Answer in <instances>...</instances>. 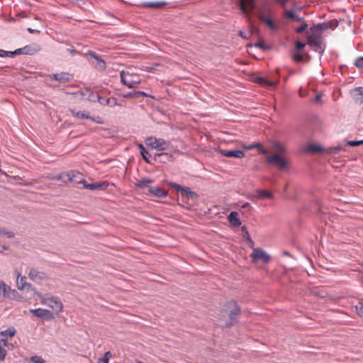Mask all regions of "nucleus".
<instances>
[{
    "instance_id": "1",
    "label": "nucleus",
    "mask_w": 363,
    "mask_h": 363,
    "mask_svg": "<svg viewBox=\"0 0 363 363\" xmlns=\"http://www.w3.org/2000/svg\"><path fill=\"white\" fill-rule=\"evenodd\" d=\"M328 28L327 23H319L311 28V33H309L307 37L308 44L310 46L317 48V49H320V33Z\"/></svg>"
},
{
    "instance_id": "2",
    "label": "nucleus",
    "mask_w": 363,
    "mask_h": 363,
    "mask_svg": "<svg viewBox=\"0 0 363 363\" xmlns=\"http://www.w3.org/2000/svg\"><path fill=\"white\" fill-rule=\"evenodd\" d=\"M40 298L43 305L49 306L55 313L58 314L63 311L64 306L60 299L57 296L45 297L38 291L34 292Z\"/></svg>"
},
{
    "instance_id": "3",
    "label": "nucleus",
    "mask_w": 363,
    "mask_h": 363,
    "mask_svg": "<svg viewBox=\"0 0 363 363\" xmlns=\"http://www.w3.org/2000/svg\"><path fill=\"white\" fill-rule=\"evenodd\" d=\"M145 144L148 147L157 151L168 150L172 147L170 141L153 136L147 138L145 140Z\"/></svg>"
},
{
    "instance_id": "4",
    "label": "nucleus",
    "mask_w": 363,
    "mask_h": 363,
    "mask_svg": "<svg viewBox=\"0 0 363 363\" xmlns=\"http://www.w3.org/2000/svg\"><path fill=\"white\" fill-rule=\"evenodd\" d=\"M271 9L267 6H264L257 10V17L262 23H265L269 28L277 30L279 26L270 17Z\"/></svg>"
},
{
    "instance_id": "5",
    "label": "nucleus",
    "mask_w": 363,
    "mask_h": 363,
    "mask_svg": "<svg viewBox=\"0 0 363 363\" xmlns=\"http://www.w3.org/2000/svg\"><path fill=\"white\" fill-rule=\"evenodd\" d=\"M120 77L122 84L128 88H133L140 83V78L139 75L131 72L129 70L122 71L120 74Z\"/></svg>"
},
{
    "instance_id": "6",
    "label": "nucleus",
    "mask_w": 363,
    "mask_h": 363,
    "mask_svg": "<svg viewBox=\"0 0 363 363\" xmlns=\"http://www.w3.org/2000/svg\"><path fill=\"white\" fill-rule=\"evenodd\" d=\"M250 257L254 263H257L259 260L264 263H269L271 260L270 255L262 248H253Z\"/></svg>"
},
{
    "instance_id": "7",
    "label": "nucleus",
    "mask_w": 363,
    "mask_h": 363,
    "mask_svg": "<svg viewBox=\"0 0 363 363\" xmlns=\"http://www.w3.org/2000/svg\"><path fill=\"white\" fill-rule=\"evenodd\" d=\"M240 9L250 22L252 11L255 8V0H239Z\"/></svg>"
},
{
    "instance_id": "8",
    "label": "nucleus",
    "mask_w": 363,
    "mask_h": 363,
    "mask_svg": "<svg viewBox=\"0 0 363 363\" xmlns=\"http://www.w3.org/2000/svg\"><path fill=\"white\" fill-rule=\"evenodd\" d=\"M266 162L268 164H273L280 169H284L288 166V161L279 153H275L266 157Z\"/></svg>"
},
{
    "instance_id": "9",
    "label": "nucleus",
    "mask_w": 363,
    "mask_h": 363,
    "mask_svg": "<svg viewBox=\"0 0 363 363\" xmlns=\"http://www.w3.org/2000/svg\"><path fill=\"white\" fill-rule=\"evenodd\" d=\"M40 47L36 44L26 45L11 52V56L17 55H33L40 50Z\"/></svg>"
},
{
    "instance_id": "10",
    "label": "nucleus",
    "mask_w": 363,
    "mask_h": 363,
    "mask_svg": "<svg viewBox=\"0 0 363 363\" xmlns=\"http://www.w3.org/2000/svg\"><path fill=\"white\" fill-rule=\"evenodd\" d=\"M246 197L253 202H256L259 199H273L274 196L271 192L266 190L257 189L255 194H249L246 195Z\"/></svg>"
},
{
    "instance_id": "11",
    "label": "nucleus",
    "mask_w": 363,
    "mask_h": 363,
    "mask_svg": "<svg viewBox=\"0 0 363 363\" xmlns=\"http://www.w3.org/2000/svg\"><path fill=\"white\" fill-rule=\"evenodd\" d=\"M16 330L14 327H9L6 330L0 332V343L4 347H9L8 342L9 339H11L16 335Z\"/></svg>"
},
{
    "instance_id": "12",
    "label": "nucleus",
    "mask_w": 363,
    "mask_h": 363,
    "mask_svg": "<svg viewBox=\"0 0 363 363\" xmlns=\"http://www.w3.org/2000/svg\"><path fill=\"white\" fill-rule=\"evenodd\" d=\"M30 312L38 318H45L46 320H52V319L55 318L53 313L48 309H44V308L30 309Z\"/></svg>"
},
{
    "instance_id": "13",
    "label": "nucleus",
    "mask_w": 363,
    "mask_h": 363,
    "mask_svg": "<svg viewBox=\"0 0 363 363\" xmlns=\"http://www.w3.org/2000/svg\"><path fill=\"white\" fill-rule=\"evenodd\" d=\"M67 181L74 184H84L85 179L83 174L77 171H69L67 173Z\"/></svg>"
},
{
    "instance_id": "14",
    "label": "nucleus",
    "mask_w": 363,
    "mask_h": 363,
    "mask_svg": "<svg viewBox=\"0 0 363 363\" xmlns=\"http://www.w3.org/2000/svg\"><path fill=\"white\" fill-rule=\"evenodd\" d=\"M172 186L177 191H179L182 196H185L188 199H193L197 196L196 194L194 191H191L189 187H184L177 184H172Z\"/></svg>"
},
{
    "instance_id": "15",
    "label": "nucleus",
    "mask_w": 363,
    "mask_h": 363,
    "mask_svg": "<svg viewBox=\"0 0 363 363\" xmlns=\"http://www.w3.org/2000/svg\"><path fill=\"white\" fill-rule=\"evenodd\" d=\"M50 78L58 81L60 83L65 84L69 82L72 80V75L67 72H60L50 74Z\"/></svg>"
},
{
    "instance_id": "16",
    "label": "nucleus",
    "mask_w": 363,
    "mask_h": 363,
    "mask_svg": "<svg viewBox=\"0 0 363 363\" xmlns=\"http://www.w3.org/2000/svg\"><path fill=\"white\" fill-rule=\"evenodd\" d=\"M220 154L226 157L243 158L245 154L240 150H220Z\"/></svg>"
},
{
    "instance_id": "17",
    "label": "nucleus",
    "mask_w": 363,
    "mask_h": 363,
    "mask_svg": "<svg viewBox=\"0 0 363 363\" xmlns=\"http://www.w3.org/2000/svg\"><path fill=\"white\" fill-rule=\"evenodd\" d=\"M16 285L19 290H29L31 288V285L26 282V277H22L20 274L17 277Z\"/></svg>"
},
{
    "instance_id": "18",
    "label": "nucleus",
    "mask_w": 363,
    "mask_h": 363,
    "mask_svg": "<svg viewBox=\"0 0 363 363\" xmlns=\"http://www.w3.org/2000/svg\"><path fill=\"white\" fill-rule=\"evenodd\" d=\"M28 277L33 281L43 280L46 278L44 272H39L36 269H31L28 274Z\"/></svg>"
},
{
    "instance_id": "19",
    "label": "nucleus",
    "mask_w": 363,
    "mask_h": 363,
    "mask_svg": "<svg viewBox=\"0 0 363 363\" xmlns=\"http://www.w3.org/2000/svg\"><path fill=\"white\" fill-rule=\"evenodd\" d=\"M230 305L232 306V308L230 313V318L233 322H234L238 319L240 314V308L234 301H231Z\"/></svg>"
},
{
    "instance_id": "20",
    "label": "nucleus",
    "mask_w": 363,
    "mask_h": 363,
    "mask_svg": "<svg viewBox=\"0 0 363 363\" xmlns=\"http://www.w3.org/2000/svg\"><path fill=\"white\" fill-rule=\"evenodd\" d=\"M255 82L261 85L263 87H267V86H273L276 87L279 83V81L277 82H270L267 79H265L263 77H257L255 79Z\"/></svg>"
},
{
    "instance_id": "21",
    "label": "nucleus",
    "mask_w": 363,
    "mask_h": 363,
    "mask_svg": "<svg viewBox=\"0 0 363 363\" xmlns=\"http://www.w3.org/2000/svg\"><path fill=\"white\" fill-rule=\"evenodd\" d=\"M71 114L73 117L79 119H91L90 113L87 111H76L74 109L70 110Z\"/></svg>"
},
{
    "instance_id": "22",
    "label": "nucleus",
    "mask_w": 363,
    "mask_h": 363,
    "mask_svg": "<svg viewBox=\"0 0 363 363\" xmlns=\"http://www.w3.org/2000/svg\"><path fill=\"white\" fill-rule=\"evenodd\" d=\"M149 192L151 193L152 194H153L157 197H160V198H164L167 196V191L166 190H164V189H162L161 187H158V186L154 187V188H150Z\"/></svg>"
},
{
    "instance_id": "23",
    "label": "nucleus",
    "mask_w": 363,
    "mask_h": 363,
    "mask_svg": "<svg viewBox=\"0 0 363 363\" xmlns=\"http://www.w3.org/2000/svg\"><path fill=\"white\" fill-rule=\"evenodd\" d=\"M228 220L230 223L235 227L240 226L242 223L240 219L238 218V213L235 211H233L228 215Z\"/></svg>"
},
{
    "instance_id": "24",
    "label": "nucleus",
    "mask_w": 363,
    "mask_h": 363,
    "mask_svg": "<svg viewBox=\"0 0 363 363\" xmlns=\"http://www.w3.org/2000/svg\"><path fill=\"white\" fill-rule=\"evenodd\" d=\"M354 99L359 103H363V87H358L352 91Z\"/></svg>"
},
{
    "instance_id": "25",
    "label": "nucleus",
    "mask_w": 363,
    "mask_h": 363,
    "mask_svg": "<svg viewBox=\"0 0 363 363\" xmlns=\"http://www.w3.org/2000/svg\"><path fill=\"white\" fill-rule=\"evenodd\" d=\"M84 189H89V190H95L96 189H101L102 187H106L108 186V184L106 182L103 183H96V184H86L85 183L83 184Z\"/></svg>"
},
{
    "instance_id": "26",
    "label": "nucleus",
    "mask_w": 363,
    "mask_h": 363,
    "mask_svg": "<svg viewBox=\"0 0 363 363\" xmlns=\"http://www.w3.org/2000/svg\"><path fill=\"white\" fill-rule=\"evenodd\" d=\"M153 182L152 180L148 179V178H143L140 180H138L135 185L138 188H144L152 184Z\"/></svg>"
},
{
    "instance_id": "27",
    "label": "nucleus",
    "mask_w": 363,
    "mask_h": 363,
    "mask_svg": "<svg viewBox=\"0 0 363 363\" xmlns=\"http://www.w3.org/2000/svg\"><path fill=\"white\" fill-rule=\"evenodd\" d=\"M255 147H257L258 150L259 151L260 153L262 154H264V155H266L268 153V151L264 149L262 145L260 143H254V144H252L250 145V146L248 147H246V149L247 150H252L254 149Z\"/></svg>"
},
{
    "instance_id": "28",
    "label": "nucleus",
    "mask_w": 363,
    "mask_h": 363,
    "mask_svg": "<svg viewBox=\"0 0 363 363\" xmlns=\"http://www.w3.org/2000/svg\"><path fill=\"white\" fill-rule=\"evenodd\" d=\"M145 6L150 8H162L166 5L165 2H145L144 4Z\"/></svg>"
},
{
    "instance_id": "29",
    "label": "nucleus",
    "mask_w": 363,
    "mask_h": 363,
    "mask_svg": "<svg viewBox=\"0 0 363 363\" xmlns=\"http://www.w3.org/2000/svg\"><path fill=\"white\" fill-rule=\"evenodd\" d=\"M111 356L112 354L110 351L105 352L104 357L99 359L98 363H108Z\"/></svg>"
},
{
    "instance_id": "30",
    "label": "nucleus",
    "mask_w": 363,
    "mask_h": 363,
    "mask_svg": "<svg viewBox=\"0 0 363 363\" xmlns=\"http://www.w3.org/2000/svg\"><path fill=\"white\" fill-rule=\"evenodd\" d=\"M284 16L288 18L294 19L296 21H300L301 19L296 16L292 11H286L284 12Z\"/></svg>"
},
{
    "instance_id": "31",
    "label": "nucleus",
    "mask_w": 363,
    "mask_h": 363,
    "mask_svg": "<svg viewBox=\"0 0 363 363\" xmlns=\"http://www.w3.org/2000/svg\"><path fill=\"white\" fill-rule=\"evenodd\" d=\"M67 177V173H60L57 175L53 176L52 177H50V179L52 180H63L65 182H67V180H64V178Z\"/></svg>"
},
{
    "instance_id": "32",
    "label": "nucleus",
    "mask_w": 363,
    "mask_h": 363,
    "mask_svg": "<svg viewBox=\"0 0 363 363\" xmlns=\"http://www.w3.org/2000/svg\"><path fill=\"white\" fill-rule=\"evenodd\" d=\"M30 362L32 363H45L44 359L40 356H33L30 357Z\"/></svg>"
},
{
    "instance_id": "33",
    "label": "nucleus",
    "mask_w": 363,
    "mask_h": 363,
    "mask_svg": "<svg viewBox=\"0 0 363 363\" xmlns=\"http://www.w3.org/2000/svg\"><path fill=\"white\" fill-rule=\"evenodd\" d=\"M6 355V350L1 346V344L0 343V363L4 360Z\"/></svg>"
},
{
    "instance_id": "34",
    "label": "nucleus",
    "mask_w": 363,
    "mask_h": 363,
    "mask_svg": "<svg viewBox=\"0 0 363 363\" xmlns=\"http://www.w3.org/2000/svg\"><path fill=\"white\" fill-rule=\"evenodd\" d=\"M143 160L147 162V163H150L148 157H150V153L146 150H143V152H140Z\"/></svg>"
},
{
    "instance_id": "35",
    "label": "nucleus",
    "mask_w": 363,
    "mask_h": 363,
    "mask_svg": "<svg viewBox=\"0 0 363 363\" xmlns=\"http://www.w3.org/2000/svg\"><path fill=\"white\" fill-rule=\"evenodd\" d=\"M6 293V285L4 282L0 281V294H2L3 296H5Z\"/></svg>"
},
{
    "instance_id": "36",
    "label": "nucleus",
    "mask_w": 363,
    "mask_h": 363,
    "mask_svg": "<svg viewBox=\"0 0 363 363\" xmlns=\"http://www.w3.org/2000/svg\"><path fill=\"white\" fill-rule=\"evenodd\" d=\"M274 147L279 151V153L281 154L285 151L284 147L278 143H275Z\"/></svg>"
},
{
    "instance_id": "37",
    "label": "nucleus",
    "mask_w": 363,
    "mask_h": 363,
    "mask_svg": "<svg viewBox=\"0 0 363 363\" xmlns=\"http://www.w3.org/2000/svg\"><path fill=\"white\" fill-rule=\"evenodd\" d=\"M356 311L359 316H363V303H359L356 306Z\"/></svg>"
},
{
    "instance_id": "38",
    "label": "nucleus",
    "mask_w": 363,
    "mask_h": 363,
    "mask_svg": "<svg viewBox=\"0 0 363 363\" xmlns=\"http://www.w3.org/2000/svg\"><path fill=\"white\" fill-rule=\"evenodd\" d=\"M354 65L358 67V68H361L363 67V57H358L355 62H354Z\"/></svg>"
},
{
    "instance_id": "39",
    "label": "nucleus",
    "mask_w": 363,
    "mask_h": 363,
    "mask_svg": "<svg viewBox=\"0 0 363 363\" xmlns=\"http://www.w3.org/2000/svg\"><path fill=\"white\" fill-rule=\"evenodd\" d=\"M362 144H363V140H351V141L348 142V145L352 147L358 146Z\"/></svg>"
},
{
    "instance_id": "40",
    "label": "nucleus",
    "mask_w": 363,
    "mask_h": 363,
    "mask_svg": "<svg viewBox=\"0 0 363 363\" xmlns=\"http://www.w3.org/2000/svg\"><path fill=\"white\" fill-rule=\"evenodd\" d=\"M106 104H109L111 105V106H116V105H119V106H121V104H119L116 102V99H114V98H110V99H108L106 100Z\"/></svg>"
},
{
    "instance_id": "41",
    "label": "nucleus",
    "mask_w": 363,
    "mask_h": 363,
    "mask_svg": "<svg viewBox=\"0 0 363 363\" xmlns=\"http://www.w3.org/2000/svg\"><path fill=\"white\" fill-rule=\"evenodd\" d=\"M1 234L6 235L7 238H12L14 237V233L12 231H8L6 230H1Z\"/></svg>"
},
{
    "instance_id": "42",
    "label": "nucleus",
    "mask_w": 363,
    "mask_h": 363,
    "mask_svg": "<svg viewBox=\"0 0 363 363\" xmlns=\"http://www.w3.org/2000/svg\"><path fill=\"white\" fill-rule=\"evenodd\" d=\"M308 150L314 152H321L322 148L320 146L312 145L308 147Z\"/></svg>"
},
{
    "instance_id": "43",
    "label": "nucleus",
    "mask_w": 363,
    "mask_h": 363,
    "mask_svg": "<svg viewBox=\"0 0 363 363\" xmlns=\"http://www.w3.org/2000/svg\"><path fill=\"white\" fill-rule=\"evenodd\" d=\"M158 66H160L159 64H155L152 67H145L143 68V70L147 71V72H152V71L157 70V67H158Z\"/></svg>"
},
{
    "instance_id": "44",
    "label": "nucleus",
    "mask_w": 363,
    "mask_h": 363,
    "mask_svg": "<svg viewBox=\"0 0 363 363\" xmlns=\"http://www.w3.org/2000/svg\"><path fill=\"white\" fill-rule=\"evenodd\" d=\"M97 61H98L97 66L99 67V68L101 69H106L105 62L101 59L98 60Z\"/></svg>"
},
{
    "instance_id": "45",
    "label": "nucleus",
    "mask_w": 363,
    "mask_h": 363,
    "mask_svg": "<svg viewBox=\"0 0 363 363\" xmlns=\"http://www.w3.org/2000/svg\"><path fill=\"white\" fill-rule=\"evenodd\" d=\"M293 58L295 61L296 62H301L303 60V56L300 53H295L294 55H293Z\"/></svg>"
},
{
    "instance_id": "46",
    "label": "nucleus",
    "mask_w": 363,
    "mask_h": 363,
    "mask_svg": "<svg viewBox=\"0 0 363 363\" xmlns=\"http://www.w3.org/2000/svg\"><path fill=\"white\" fill-rule=\"evenodd\" d=\"M308 27L306 23H303L302 26L296 28V32L298 33H303Z\"/></svg>"
},
{
    "instance_id": "47",
    "label": "nucleus",
    "mask_w": 363,
    "mask_h": 363,
    "mask_svg": "<svg viewBox=\"0 0 363 363\" xmlns=\"http://www.w3.org/2000/svg\"><path fill=\"white\" fill-rule=\"evenodd\" d=\"M133 94H135V97H139V96H148V95L144 92V91H133Z\"/></svg>"
},
{
    "instance_id": "48",
    "label": "nucleus",
    "mask_w": 363,
    "mask_h": 363,
    "mask_svg": "<svg viewBox=\"0 0 363 363\" xmlns=\"http://www.w3.org/2000/svg\"><path fill=\"white\" fill-rule=\"evenodd\" d=\"M11 52H7L3 50H0V57H11Z\"/></svg>"
},
{
    "instance_id": "49",
    "label": "nucleus",
    "mask_w": 363,
    "mask_h": 363,
    "mask_svg": "<svg viewBox=\"0 0 363 363\" xmlns=\"http://www.w3.org/2000/svg\"><path fill=\"white\" fill-rule=\"evenodd\" d=\"M305 45H306L305 43L300 42V41H297L296 43V48L298 50H301V49L305 47Z\"/></svg>"
},
{
    "instance_id": "50",
    "label": "nucleus",
    "mask_w": 363,
    "mask_h": 363,
    "mask_svg": "<svg viewBox=\"0 0 363 363\" xmlns=\"http://www.w3.org/2000/svg\"><path fill=\"white\" fill-rule=\"evenodd\" d=\"M123 98L135 97V94H133V92H128L126 94H123Z\"/></svg>"
},
{
    "instance_id": "51",
    "label": "nucleus",
    "mask_w": 363,
    "mask_h": 363,
    "mask_svg": "<svg viewBox=\"0 0 363 363\" xmlns=\"http://www.w3.org/2000/svg\"><path fill=\"white\" fill-rule=\"evenodd\" d=\"M91 120H92V121H94L96 123H99V124L103 123V121H102L101 118L100 117H99V116L96 118H95V119L91 118Z\"/></svg>"
},
{
    "instance_id": "52",
    "label": "nucleus",
    "mask_w": 363,
    "mask_h": 363,
    "mask_svg": "<svg viewBox=\"0 0 363 363\" xmlns=\"http://www.w3.org/2000/svg\"><path fill=\"white\" fill-rule=\"evenodd\" d=\"M27 30H28L30 33H39V31H38V30H33V29H32V28H28L27 29Z\"/></svg>"
},
{
    "instance_id": "53",
    "label": "nucleus",
    "mask_w": 363,
    "mask_h": 363,
    "mask_svg": "<svg viewBox=\"0 0 363 363\" xmlns=\"http://www.w3.org/2000/svg\"><path fill=\"white\" fill-rule=\"evenodd\" d=\"M90 55L91 57H93L94 59H96V60H99L98 55L95 52H91Z\"/></svg>"
},
{
    "instance_id": "54",
    "label": "nucleus",
    "mask_w": 363,
    "mask_h": 363,
    "mask_svg": "<svg viewBox=\"0 0 363 363\" xmlns=\"http://www.w3.org/2000/svg\"><path fill=\"white\" fill-rule=\"evenodd\" d=\"M248 241L250 242V247H253L254 242L252 241V240L250 238H248Z\"/></svg>"
},
{
    "instance_id": "55",
    "label": "nucleus",
    "mask_w": 363,
    "mask_h": 363,
    "mask_svg": "<svg viewBox=\"0 0 363 363\" xmlns=\"http://www.w3.org/2000/svg\"><path fill=\"white\" fill-rule=\"evenodd\" d=\"M138 147L140 150V152L145 150V148L144 147V146L142 144L139 145Z\"/></svg>"
},
{
    "instance_id": "56",
    "label": "nucleus",
    "mask_w": 363,
    "mask_h": 363,
    "mask_svg": "<svg viewBox=\"0 0 363 363\" xmlns=\"http://www.w3.org/2000/svg\"><path fill=\"white\" fill-rule=\"evenodd\" d=\"M250 204L249 203H245L242 205V208H247V207H250Z\"/></svg>"
},
{
    "instance_id": "57",
    "label": "nucleus",
    "mask_w": 363,
    "mask_h": 363,
    "mask_svg": "<svg viewBox=\"0 0 363 363\" xmlns=\"http://www.w3.org/2000/svg\"><path fill=\"white\" fill-rule=\"evenodd\" d=\"M240 35L243 38H247L246 36L244 35L242 31L240 32Z\"/></svg>"
},
{
    "instance_id": "58",
    "label": "nucleus",
    "mask_w": 363,
    "mask_h": 363,
    "mask_svg": "<svg viewBox=\"0 0 363 363\" xmlns=\"http://www.w3.org/2000/svg\"><path fill=\"white\" fill-rule=\"evenodd\" d=\"M257 46L260 47V48H263V45L262 43L257 44Z\"/></svg>"
},
{
    "instance_id": "59",
    "label": "nucleus",
    "mask_w": 363,
    "mask_h": 363,
    "mask_svg": "<svg viewBox=\"0 0 363 363\" xmlns=\"http://www.w3.org/2000/svg\"><path fill=\"white\" fill-rule=\"evenodd\" d=\"M277 73L279 74V72H280V69H277Z\"/></svg>"
},
{
    "instance_id": "60",
    "label": "nucleus",
    "mask_w": 363,
    "mask_h": 363,
    "mask_svg": "<svg viewBox=\"0 0 363 363\" xmlns=\"http://www.w3.org/2000/svg\"><path fill=\"white\" fill-rule=\"evenodd\" d=\"M135 363H143L142 362L139 361V360H136L135 361Z\"/></svg>"
},
{
    "instance_id": "61",
    "label": "nucleus",
    "mask_w": 363,
    "mask_h": 363,
    "mask_svg": "<svg viewBox=\"0 0 363 363\" xmlns=\"http://www.w3.org/2000/svg\"><path fill=\"white\" fill-rule=\"evenodd\" d=\"M320 96H316V100H319Z\"/></svg>"
}]
</instances>
